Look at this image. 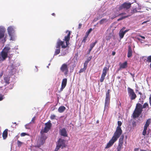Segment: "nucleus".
<instances>
[{"mask_svg": "<svg viewBox=\"0 0 151 151\" xmlns=\"http://www.w3.org/2000/svg\"><path fill=\"white\" fill-rule=\"evenodd\" d=\"M120 137L115 134H114L111 139L107 143L106 146L105 147V149H108L111 147L113 145L114 143L116 142L118 138Z\"/></svg>", "mask_w": 151, "mask_h": 151, "instance_id": "4", "label": "nucleus"}, {"mask_svg": "<svg viewBox=\"0 0 151 151\" xmlns=\"http://www.w3.org/2000/svg\"><path fill=\"white\" fill-rule=\"evenodd\" d=\"M65 142V140L60 139L58 141L57 145L60 148H63L65 147L66 146Z\"/></svg>", "mask_w": 151, "mask_h": 151, "instance_id": "13", "label": "nucleus"}, {"mask_svg": "<svg viewBox=\"0 0 151 151\" xmlns=\"http://www.w3.org/2000/svg\"><path fill=\"white\" fill-rule=\"evenodd\" d=\"M17 144L18 147H20L22 144V142L19 140H18L17 141Z\"/></svg>", "mask_w": 151, "mask_h": 151, "instance_id": "39", "label": "nucleus"}, {"mask_svg": "<svg viewBox=\"0 0 151 151\" xmlns=\"http://www.w3.org/2000/svg\"><path fill=\"white\" fill-rule=\"evenodd\" d=\"M66 109L65 107L63 106H60L58 109V111L59 113L63 112Z\"/></svg>", "mask_w": 151, "mask_h": 151, "instance_id": "25", "label": "nucleus"}, {"mask_svg": "<svg viewBox=\"0 0 151 151\" xmlns=\"http://www.w3.org/2000/svg\"><path fill=\"white\" fill-rule=\"evenodd\" d=\"M4 80L6 83L9 84V83L10 78L8 77H5Z\"/></svg>", "mask_w": 151, "mask_h": 151, "instance_id": "31", "label": "nucleus"}, {"mask_svg": "<svg viewBox=\"0 0 151 151\" xmlns=\"http://www.w3.org/2000/svg\"><path fill=\"white\" fill-rule=\"evenodd\" d=\"M8 56L3 51L0 52V62L3 61L7 58Z\"/></svg>", "mask_w": 151, "mask_h": 151, "instance_id": "14", "label": "nucleus"}, {"mask_svg": "<svg viewBox=\"0 0 151 151\" xmlns=\"http://www.w3.org/2000/svg\"><path fill=\"white\" fill-rule=\"evenodd\" d=\"M7 129H5L2 133V137L4 139H5L8 136Z\"/></svg>", "mask_w": 151, "mask_h": 151, "instance_id": "21", "label": "nucleus"}, {"mask_svg": "<svg viewBox=\"0 0 151 151\" xmlns=\"http://www.w3.org/2000/svg\"><path fill=\"white\" fill-rule=\"evenodd\" d=\"M124 14V13H122L119 14V15H122V14Z\"/></svg>", "mask_w": 151, "mask_h": 151, "instance_id": "57", "label": "nucleus"}, {"mask_svg": "<svg viewBox=\"0 0 151 151\" xmlns=\"http://www.w3.org/2000/svg\"><path fill=\"white\" fill-rule=\"evenodd\" d=\"M27 135V134L26 133H22L21 134V135L22 137L24 136Z\"/></svg>", "mask_w": 151, "mask_h": 151, "instance_id": "41", "label": "nucleus"}, {"mask_svg": "<svg viewBox=\"0 0 151 151\" xmlns=\"http://www.w3.org/2000/svg\"><path fill=\"white\" fill-rule=\"evenodd\" d=\"M110 89H108L106 92L105 102V108H108L109 106L111 97L110 94Z\"/></svg>", "mask_w": 151, "mask_h": 151, "instance_id": "5", "label": "nucleus"}, {"mask_svg": "<svg viewBox=\"0 0 151 151\" xmlns=\"http://www.w3.org/2000/svg\"><path fill=\"white\" fill-rule=\"evenodd\" d=\"M125 29V27H124L119 31V35L121 39L123 37L125 34L128 31V30H126L124 31H123Z\"/></svg>", "mask_w": 151, "mask_h": 151, "instance_id": "16", "label": "nucleus"}, {"mask_svg": "<svg viewBox=\"0 0 151 151\" xmlns=\"http://www.w3.org/2000/svg\"><path fill=\"white\" fill-rule=\"evenodd\" d=\"M67 80V78H64L61 84V86L60 89V92H61L63 91V89L66 86Z\"/></svg>", "mask_w": 151, "mask_h": 151, "instance_id": "15", "label": "nucleus"}, {"mask_svg": "<svg viewBox=\"0 0 151 151\" xmlns=\"http://www.w3.org/2000/svg\"><path fill=\"white\" fill-rule=\"evenodd\" d=\"M35 118H36V117L35 116L34 117L32 118V119L31 120V122H33V123H34L35 120Z\"/></svg>", "mask_w": 151, "mask_h": 151, "instance_id": "44", "label": "nucleus"}, {"mask_svg": "<svg viewBox=\"0 0 151 151\" xmlns=\"http://www.w3.org/2000/svg\"><path fill=\"white\" fill-rule=\"evenodd\" d=\"M129 16H128V15H127V16H123V17H121L119 18V19H117V21H119L120 20H122L126 18H127V17H129Z\"/></svg>", "mask_w": 151, "mask_h": 151, "instance_id": "35", "label": "nucleus"}, {"mask_svg": "<svg viewBox=\"0 0 151 151\" xmlns=\"http://www.w3.org/2000/svg\"><path fill=\"white\" fill-rule=\"evenodd\" d=\"M10 49L11 48L9 46H5L2 50V51H3L8 56V53L10 52Z\"/></svg>", "mask_w": 151, "mask_h": 151, "instance_id": "20", "label": "nucleus"}, {"mask_svg": "<svg viewBox=\"0 0 151 151\" xmlns=\"http://www.w3.org/2000/svg\"><path fill=\"white\" fill-rule=\"evenodd\" d=\"M68 50H64V49H62L61 50V55L64 56L68 53Z\"/></svg>", "mask_w": 151, "mask_h": 151, "instance_id": "28", "label": "nucleus"}, {"mask_svg": "<svg viewBox=\"0 0 151 151\" xmlns=\"http://www.w3.org/2000/svg\"><path fill=\"white\" fill-rule=\"evenodd\" d=\"M132 48L130 45L128 46V50L127 56L128 58H129L132 56Z\"/></svg>", "mask_w": 151, "mask_h": 151, "instance_id": "19", "label": "nucleus"}, {"mask_svg": "<svg viewBox=\"0 0 151 151\" xmlns=\"http://www.w3.org/2000/svg\"><path fill=\"white\" fill-rule=\"evenodd\" d=\"M131 4L130 3H128L124 2L122 4L120 5L119 8V10H121L123 9L124 10H127L131 7Z\"/></svg>", "mask_w": 151, "mask_h": 151, "instance_id": "10", "label": "nucleus"}, {"mask_svg": "<svg viewBox=\"0 0 151 151\" xmlns=\"http://www.w3.org/2000/svg\"><path fill=\"white\" fill-rule=\"evenodd\" d=\"M134 151H139V148H135L134 150Z\"/></svg>", "mask_w": 151, "mask_h": 151, "instance_id": "51", "label": "nucleus"}, {"mask_svg": "<svg viewBox=\"0 0 151 151\" xmlns=\"http://www.w3.org/2000/svg\"><path fill=\"white\" fill-rule=\"evenodd\" d=\"M59 132L60 134L62 136L64 137H67L68 136L66 129L65 128L60 130Z\"/></svg>", "mask_w": 151, "mask_h": 151, "instance_id": "17", "label": "nucleus"}, {"mask_svg": "<svg viewBox=\"0 0 151 151\" xmlns=\"http://www.w3.org/2000/svg\"><path fill=\"white\" fill-rule=\"evenodd\" d=\"M4 42H5L6 41V40L5 38H4Z\"/></svg>", "mask_w": 151, "mask_h": 151, "instance_id": "60", "label": "nucleus"}, {"mask_svg": "<svg viewBox=\"0 0 151 151\" xmlns=\"http://www.w3.org/2000/svg\"><path fill=\"white\" fill-rule=\"evenodd\" d=\"M60 70L65 75H67L68 72V68L67 64L66 63L63 64L60 68Z\"/></svg>", "mask_w": 151, "mask_h": 151, "instance_id": "9", "label": "nucleus"}, {"mask_svg": "<svg viewBox=\"0 0 151 151\" xmlns=\"http://www.w3.org/2000/svg\"><path fill=\"white\" fill-rule=\"evenodd\" d=\"M127 91L129 96L131 100H133L135 99L137 96L133 89L129 87L127 88Z\"/></svg>", "mask_w": 151, "mask_h": 151, "instance_id": "8", "label": "nucleus"}, {"mask_svg": "<svg viewBox=\"0 0 151 151\" xmlns=\"http://www.w3.org/2000/svg\"><path fill=\"white\" fill-rule=\"evenodd\" d=\"M122 148L121 147H119V146H117V151H121V150Z\"/></svg>", "mask_w": 151, "mask_h": 151, "instance_id": "42", "label": "nucleus"}, {"mask_svg": "<svg viewBox=\"0 0 151 151\" xmlns=\"http://www.w3.org/2000/svg\"><path fill=\"white\" fill-rule=\"evenodd\" d=\"M147 129V128L145 127H144V129L142 133V134L143 135L145 136L146 135Z\"/></svg>", "mask_w": 151, "mask_h": 151, "instance_id": "33", "label": "nucleus"}, {"mask_svg": "<svg viewBox=\"0 0 151 151\" xmlns=\"http://www.w3.org/2000/svg\"><path fill=\"white\" fill-rule=\"evenodd\" d=\"M149 102L150 106H151V94L150 95L149 98Z\"/></svg>", "mask_w": 151, "mask_h": 151, "instance_id": "46", "label": "nucleus"}, {"mask_svg": "<svg viewBox=\"0 0 151 151\" xmlns=\"http://www.w3.org/2000/svg\"><path fill=\"white\" fill-rule=\"evenodd\" d=\"M3 73H1L0 75V78H1L2 76L3 75Z\"/></svg>", "mask_w": 151, "mask_h": 151, "instance_id": "53", "label": "nucleus"}, {"mask_svg": "<svg viewBox=\"0 0 151 151\" xmlns=\"http://www.w3.org/2000/svg\"><path fill=\"white\" fill-rule=\"evenodd\" d=\"M115 54H116L115 52H114V51L112 52V55H115Z\"/></svg>", "mask_w": 151, "mask_h": 151, "instance_id": "52", "label": "nucleus"}, {"mask_svg": "<svg viewBox=\"0 0 151 151\" xmlns=\"http://www.w3.org/2000/svg\"><path fill=\"white\" fill-rule=\"evenodd\" d=\"M127 61L125 62L124 63L120 64V69H124L125 68L127 67Z\"/></svg>", "mask_w": 151, "mask_h": 151, "instance_id": "24", "label": "nucleus"}, {"mask_svg": "<svg viewBox=\"0 0 151 151\" xmlns=\"http://www.w3.org/2000/svg\"><path fill=\"white\" fill-rule=\"evenodd\" d=\"M148 104L145 103L142 105L140 103H138L137 104L135 109L133 112L132 114V117L133 118H136L139 117L142 111V109L146 107H148Z\"/></svg>", "mask_w": 151, "mask_h": 151, "instance_id": "2", "label": "nucleus"}, {"mask_svg": "<svg viewBox=\"0 0 151 151\" xmlns=\"http://www.w3.org/2000/svg\"><path fill=\"white\" fill-rule=\"evenodd\" d=\"M4 95L0 94V101H2L3 99Z\"/></svg>", "mask_w": 151, "mask_h": 151, "instance_id": "40", "label": "nucleus"}, {"mask_svg": "<svg viewBox=\"0 0 151 151\" xmlns=\"http://www.w3.org/2000/svg\"><path fill=\"white\" fill-rule=\"evenodd\" d=\"M130 74H131V75L133 77H134V74H132L131 73H130Z\"/></svg>", "mask_w": 151, "mask_h": 151, "instance_id": "54", "label": "nucleus"}, {"mask_svg": "<svg viewBox=\"0 0 151 151\" xmlns=\"http://www.w3.org/2000/svg\"><path fill=\"white\" fill-rule=\"evenodd\" d=\"M116 16L114 15L113 17H112L111 18V19H114V18H116Z\"/></svg>", "mask_w": 151, "mask_h": 151, "instance_id": "48", "label": "nucleus"}, {"mask_svg": "<svg viewBox=\"0 0 151 151\" xmlns=\"http://www.w3.org/2000/svg\"><path fill=\"white\" fill-rule=\"evenodd\" d=\"M109 70V68L105 67L104 68L103 70L102 73L100 80V82H103L105 78V77L106 75L107 72Z\"/></svg>", "mask_w": 151, "mask_h": 151, "instance_id": "11", "label": "nucleus"}, {"mask_svg": "<svg viewBox=\"0 0 151 151\" xmlns=\"http://www.w3.org/2000/svg\"><path fill=\"white\" fill-rule=\"evenodd\" d=\"M141 151H146V150H142Z\"/></svg>", "mask_w": 151, "mask_h": 151, "instance_id": "59", "label": "nucleus"}, {"mask_svg": "<svg viewBox=\"0 0 151 151\" xmlns=\"http://www.w3.org/2000/svg\"><path fill=\"white\" fill-rule=\"evenodd\" d=\"M151 123V119H148L146 122L144 127L147 128L149 126Z\"/></svg>", "mask_w": 151, "mask_h": 151, "instance_id": "27", "label": "nucleus"}, {"mask_svg": "<svg viewBox=\"0 0 151 151\" xmlns=\"http://www.w3.org/2000/svg\"><path fill=\"white\" fill-rule=\"evenodd\" d=\"M146 61L148 63H150V68H151V55L147 57L146 59Z\"/></svg>", "mask_w": 151, "mask_h": 151, "instance_id": "30", "label": "nucleus"}, {"mask_svg": "<svg viewBox=\"0 0 151 151\" xmlns=\"http://www.w3.org/2000/svg\"><path fill=\"white\" fill-rule=\"evenodd\" d=\"M138 12L137 11V9L136 8H133L132 10H131V12L130 13V14L129 15H128V16H129L133 14H134V13H137Z\"/></svg>", "mask_w": 151, "mask_h": 151, "instance_id": "29", "label": "nucleus"}, {"mask_svg": "<svg viewBox=\"0 0 151 151\" xmlns=\"http://www.w3.org/2000/svg\"><path fill=\"white\" fill-rule=\"evenodd\" d=\"M56 116L54 114H52L50 116V119L51 120H53L55 119Z\"/></svg>", "mask_w": 151, "mask_h": 151, "instance_id": "37", "label": "nucleus"}, {"mask_svg": "<svg viewBox=\"0 0 151 151\" xmlns=\"http://www.w3.org/2000/svg\"><path fill=\"white\" fill-rule=\"evenodd\" d=\"M4 29L2 28H0V39H2L4 37Z\"/></svg>", "mask_w": 151, "mask_h": 151, "instance_id": "23", "label": "nucleus"}, {"mask_svg": "<svg viewBox=\"0 0 151 151\" xmlns=\"http://www.w3.org/2000/svg\"><path fill=\"white\" fill-rule=\"evenodd\" d=\"M148 137H151V131L149 130L148 131V133L147 134Z\"/></svg>", "mask_w": 151, "mask_h": 151, "instance_id": "38", "label": "nucleus"}, {"mask_svg": "<svg viewBox=\"0 0 151 151\" xmlns=\"http://www.w3.org/2000/svg\"><path fill=\"white\" fill-rule=\"evenodd\" d=\"M7 30L8 34L10 37V40H14L13 33L14 32V28L10 26L8 27Z\"/></svg>", "mask_w": 151, "mask_h": 151, "instance_id": "12", "label": "nucleus"}, {"mask_svg": "<svg viewBox=\"0 0 151 151\" xmlns=\"http://www.w3.org/2000/svg\"><path fill=\"white\" fill-rule=\"evenodd\" d=\"M122 123L120 121H118V126L117 127L116 131L114 132V134H115L119 136H120L122 135V131L121 129L120 126L122 125Z\"/></svg>", "mask_w": 151, "mask_h": 151, "instance_id": "7", "label": "nucleus"}, {"mask_svg": "<svg viewBox=\"0 0 151 151\" xmlns=\"http://www.w3.org/2000/svg\"><path fill=\"white\" fill-rule=\"evenodd\" d=\"M41 135L39 137L38 139L36 140V144L35 147H40L45 143L46 139L47 138V136L45 134L40 133Z\"/></svg>", "mask_w": 151, "mask_h": 151, "instance_id": "3", "label": "nucleus"}, {"mask_svg": "<svg viewBox=\"0 0 151 151\" xmlns=\"http://www.w3.org/2000/svg\"><path fill=\"white\" fill-rule=\"evenodd\" d=\"M11 68H12V69H11V70H15V69L14 68V66L13 65H12V66H11Z\"/></svg>", "mask_w": 151, "mask_h": 151, "instance_id": "49", "label": "nucleus"}, {"mask_svg": "<svg viewBox=\"0 0 151 151\" xmlns=\"http://www.w3.org/2000/svg\"><path fill=\"white\" fill-rule=\"evenodd\" d=\"M82 26V24L81 23H80L78 25V28L79 29H80L81 28Z\"/></svg>", "mask_w": 151, "mask_h": 151, "instance_id": "47", "label": "nucleus"}, {"mask_svg": "<svg viewBox=\"0 0 151 151\" xmlns=\"http://www.w3.org/2000/svg\"><path fill=\"white\" fill-rule=\"evenodd\" d=\"M140 37L142 38L143 39H145V37L144 36H142V35H139Z\"/></svg>", "mask_w": 151, "mask_h": 151, "instance_id": "50", "label": "nucleus"}, {"mask_svg": "<svg viewBox=\"0 0 151 151\" xmlns=\"http://www.w3.org/2000/svg\"><path fill=\"white\" fill-rule=\"evenodd\" d=\"M52 14V15L54 16H55V13H53Z\"/></svg>", "mask_w": 151, "mask_h": 151, "instance_id": "56", "label": "nucleus"}, {"mask_svg": "<svg viewBox=\"0 0 151 151\" xmlns=\"http://www.w3.org/2000/svg\"><path fill=\"white\" fill-rule=\"evenodd\" d=\"M66 32H68V35L65 37L63 40L65 42L66 44H65L64 42L61 41L59 39L56 43L55 47L56 49L55 51L54 55H56L59 54L60 52V46L63 49H64L68 47L69 44V41L70 39V37L71 34L70 31L67 30Z\"/></svg>", "mask_w": 151, "mask_h": 151, "instance_id": "1", "label": "nucleus"}, {"mask_svg": "<svg viewBox=\"0 0 151 151\" xmlns=\"http://www.w3.org/2000/svg\"><path fill=\"white\" fill-rule=\"evenodd\" d=\"M138 93H139V94L140 95H142V93H141V92H138Z\"/></svg>", "mask_w": 151, "mask_h": 151, "instance_id": "55", "label": "nucleus"}, {"mask_svg": "<svg viewBox=\"0 0 151 151\" xmlns=\"http://www.w3.org/2000/svg\"><path fill=\"white\" fill-rule=\"evenodd\" d=\"M97 42V41L96 40L95 42L91 43L90 45V48L89 50L88 53H89L94 47L96 44Z\"/></svg>", "mask_w": 151, "mask_h": 151, "instance_id": "22", "label": "nucleus"}, {"mask_svg": "<svg viewBox=\"0 0 151 151\" xmlns=\"http://www.w3.org/2000/svg\"><path fill=\"white\" fill-rule=\"evenodd\" d=\"M45 127L44 129H42L40 133L45 134L47 133L50 129L52 126V124L50 123V121H49V122L45 124Z\"/></svg>", "mask_w": 151, "mask_h": 151, "instance_id": "6", "label": "nucleus"}, {"mask_svg": "<svg viewBox=\"0 0 151 151\" xmlns=\"http://www.w3.org/2000/svg\"><path fill=\"white\" fill-rule=\"evenodd\" d=\"M60 148L57 145L56 148H55L54 151H58V150Z\"/></svg>", "mask_w": 151, "mask_h": 151, "instance_id": "45", "label": "nucleus"}, {"mask_svg": "<svg viewBox=\"0 0 151 151\" xmlns=\"http://www.w3.org/2000/svg\"><path fill=\"white\" fill-rule=\"evenodd\" d=\"M92 29L91 28H90L88 31L87 32H86V35H87V36H88L90 33L92 31Z\"/></svg>", "mask_w": 151, "mask_h": 151, "instance_id": "36", "label": "nucleus"}, {"mask_svg": "<svg viewBox=\"0 0 151 151\" xmlns=\"http://www.w3.org/2000/svg\"><path fill=\"white\" fill-rule=\"evenodd\" d=\"M55 107H54L53 108V109H52V111L54 110L55 109Z\"/></svg>", "mask_w": 151, "mask_h": 151, "instance_id": "58", "label": "nucleus"}, {"mask_svg": "<svg viewBox=\"0 0 151 151\" xmlns=\"http://www.w3.org/2000/svg\"><path fill=\"white\" fill-rule=\"evenodd\" d=\"M89 61H86L84 63V67L83 68L81 69L79 71V73L84 72L85 71L87 68V65Z\"/></svg>", "mask_w": 151, "mask_h": 151, "instance_id": "18", "label": "nucleus"}, {"mask_svg": "<svg viewBox=\"0 0 151 151\" xmlns=\"http://www.w3.org/2000/svg\"><path fill=\"white\" fill-rule=\"evenodd\" d=\"M118 146L122 148L123 147V144L118 143Z\"/></svg>", "mask_w": 151, "mask_h": 151, "instance_id": "43", "label": "nucleus"}, {"mask_svg": "<svg viewBox=\"0 0 151 151\" xmlns=\"http://www.w3.org/2000/svg\"><path fill=\"white\" fill-rule=\"evenodd\" d=\"M88 37V36L85 35V36L83 37V40H82V43L83 42V43H85L86 42V41L87 40V39Z\"/></svg>", "mask_w": 151, "mask_h": 151, "instance_id": "34", "label": "nucleus"}, {"mask_svg": "<svg viewBox=\"0 0 151 151\" xmlns=\"http://www.w3.org/2000/svg\"><path fill=\"white\" fill-rule=\"evenodd\" d=\"M108 21L107 20H106V19H101L99 21V24H102L104 22H106Z\"/></svg>", "mask_w": 151, "mask_h": 151, "instance_id": "32", "label": "nucleus"}, {"mask_svg": "<svg viewBox=\"0 0 151 151\" xmlns=\"http://www.w3.org/2000/svg\"><path fill=\"white\" fill-rule=\"evenodd\" d=\"M124 135L123 134L122 135L121 137L119 138V141L118 142V143L123 144L124 143Z\"/></svg>", "mask_w": 151, "mask_h": 151, "instance_id": "26", "label": "nucleus"}]
</instances>
